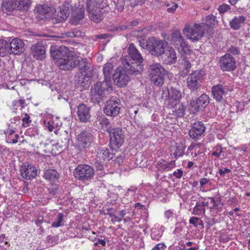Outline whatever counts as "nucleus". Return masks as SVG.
I'll use <instances>...</instances> for the list:
<instances>
[{
	"label": "nucleus",
	"instance_id": "1",
	"mask_svg": "<svg viewBox=\"0 0 250 250\" xmlns=\"http://www.w3.org/2000/svg\"><path fill=\"white\" fill-rule=\"evenodd\" d=\"M128 54L121 59L122 64L129 70L130 74H141L144 70V59L133 43L129 44L127 49Z\"/></svg>",
	"mask_w": 250,
	"mask_h": 250
},
{
	"label": "nucleus",
	"instance_id": "2",
	"mask_svg": "<svg viewBox=\"0 0 250 250\" xmlns=\"http://www.w3.org/2000/svg\"><path fill=\"white\" fill-rule=\"evenodd\" d=\"M91 100L94 103L99 104L103 98L106 97L112 91L110 81L105 80L95 83L91 87Z\"/></svg>",
	"mask_w": 250,
	"mask_h": 250
},
{
	"label": "nucleus",
	"instance_id": "3",
	"mask_svg": "<svg viewBox=\"0 0 250 250\" xmlns=\"http://www.w3.org/2000/svg\"><path fill=\"white\" fill-rule=\"evenodd\" d=\"M207 24L203 22L194 23L193 25H186L183 30L184 35L192 42H197L204 36Z\"/></svg>",
	"mask_w": 250,
	"mask_h": 250
},
{
	"label": "nucleus",
	"instance_id": "4",
	"mask_svg": "<svg viewBox=\"0 0 250 250\" xmlns=\"http://www.w3.org/2000/svg\"><path fill=\"white\" fill-rule=\"evenodd\" d=\"M150 80L155 85L161 86L164 83V76L167 74V71L160 63H153L148 66Z\"/></svg>",
	"mask_w": 250,
	"mask_h": 250
},
{
	"label": "nucleus",
	"instance_id": "5",
	"mask_svg": "<svg viewBox=\"0 0 250 250\" xmlns=\"http://www.w3.org/2000/svg\"><path fill=\"white\" fill-rule=\"evenodd\" d=\"M206 73L203 70H196L189 74L186 79L187 87L191 91L200 89L201 84L205 79Z\"/></svg>",
	"mask_w": 250,
	"mask_h": 250
},
{
	"label": "nucleus",
	"instance_id": "6",
	"mask_svg": "<svg viewBox=\"0 0 250 250\" xmlns=\"http://www.w3.org/2000/svg\"><path fill=\"white\" fill-rule=\"evenodd\" d=\"M129 70L124 67H118L113 75V80L118 87H124L127 85L130 80L131 76L137 75L138 74H130Z\"/></svg>",
	"mask_w": 250,
	"mask_h": 250
},
{
	"label": "nucleus",
	"instance_id": "7",
	"mask_svg": "<svg viewBox=\"0 0 250 250\" xmlns=\"http://www.w3.org/2000/svg\"><path fill=\"white\" fill-rule=\"evenodd\" d=\"M146 46L151 55L157 57L161 56L165 49L164 42L153 37L146 40Z\"/></svg>",
	"mask_w": 250,
	"mask_h": 250
},
{
	"label": "nucleus",
	"instance_id": "8",
	"mask_svg": "<svg viewBox=\"0 0 250 250\" xmlns=\"http://www.w3.org/2000/svg\"><path fill=\"white\" fill-rule=\"evenodd\" d=\"M94 174V169L89 165H79L74 171L75 177L81 181L90 180Z\"/></svg>",
	"mask_w": 250,
	"mask_h": 250
},
{
	"label": "nucleus",
	"instance_id": "9",
	"mask_svg": "<svg viewBox=\"0 0 250 250\" xmlns=\"http://www.w3.org/2000/svg\"><path fill=\"white\" fill-rule=\"evenodd\" d=\"M110 135V145L112 147L119 148L124 142V132L119 127L113 128L110 126L107 128Z\"/></svg>",
	"mask_w": 250,
	"mask_h": 250
},
{
	"label": "nucleus",
	"instance_id": "10",
	"mask_svg": "<svg viewBox=\"0 0 250 250\" xmlns=\"http://www.w3.org/2000/svg\"><path fill=\"white\" fill-rule=\"evenodd\" d=\"M78 56L73 51H71L67 57L61 60L58 63L60 69L63 70H71L77 66Z\"/></svg>",
	"mask_w": 250,
	"mask_h": 250
},
{
	"label": "nucleus",
	"instance_id": "11",
	"mask_svg": "<svg viewBox=\"0 0 250 250\" xmlns=\"http://www.w3.org/2000/svg\"><path fill=\"white\" fill-rule=\"evenodd\" d=\"M0 42L1 43L2 42H5L6 44L4 45L6 49L5 55L7 53L15 55L20 54L24 51V43L18 38L13 39L10 43L3 40H0Z\"/></svg>",
	"mask_w": 250,
	"mask_h": 250
},
{
	"label": "nucleus",
	"instance_id": "12",
	"mask_svg": "<svg viewBox=\"0 0 250 250\" xmlns=\"http://www.w3.org/2000/svg\"><path fill=\"white\" fill-rule=\"evenodd\" d=\"M93 141V135L88 131H83L77 136V146L80 150H84L90 147Z\"/></svg>",
	"mask_w": 250,
	"mask_h": 250
},
{
	"label": "nucleus",
	"instance_id": "13",
	"mask_svg": "<svg viewBox=\"0 0 250 250\" xmlns=\"http://www.w3.org/2000/svg\"><path fill=\"white\" fill-rule=\"evenodd\" d=\"M220 68L223 71H233L236 68L235 58L229 54L221 56L218 62Z\"/></svg>",
	"mask_w": 250,
	"mask_h": 250
},
{
	"label": "nucleus",
	"instance_id": "14",
	"mask_svg": "<svg viewBox=\"0 0 250 250\" xmlns=\"http://www.w3.org/2000/svg\"><path fill=\"white\" fill-rule=\"evenodd\" d=\"M121 108V101L119 99L107 101L104 108V112L108 116L115 117L118 115Z\"/></svg>",
	"mask_w": 250,
	"mask_h": 250
},
{
	"label": "nucleus",
	"instance_id": "15",
	"mask_svg": "<svg viewBox=\"0 0 250 250\" xmlns=\"http://www.w3.org/2000/svg\"><path fill=\"white\" fill-rule=\"evenodd\" d=\"M70 52L68 47L61 45L58 47L51 48L50 55L53 60L56 61L57 65H58L59 62L67 57Z\"/></svg>",
	"mask_w": 250,
	"mask_h": 250
},
{
	"label": "nucleus",
	"instance_id": "16",
	"mask_svg": "<svg viewBox=\"0 0 250 250\" xmlns=\"http://www.w3.org/2000/svg\"><path fill=\"white\" fill-rule=\"evenodd\" d=\"M31 0H9L6 8L9 10H20L27 11L31 6Z\"/></svg>",
	"mask_w": 250,
	"mask_h": 250
},
{
	"label": "nucleus",
	"instance_id": "17",
	"mask_svg": "<svg viewBox=\"0 0 250 250\" xmlns=\"http://www.w3.org/2000/svg\"><path fill=\"white\" fill-rule=\"evenodd\" d=\"M205 129L204 123L200 121L191 124L188 134L191 138L196 140L204 134Z\"/></svg>",
	"mask_w": 250,
	"mask_h": 250
},
{
	"label": "nucleus",
	"instance_id": "18",
	"mask_svg": "<svg viewBox=\"0 0 250 250\" xmlns=\"http://www.w3.org/2000/svg\"><path fill=\"white\" fill-rule=\"evenodd\" d=\"M161 56L162 61L166 64L171 65L176 62V53L172 47H167L165 48Z\"/></svg>",
	"mask_w": 250,
	"mask_h": 250
},
{
	"label": "nucleus",
	"instance_id": "19",
	"mask_svg": "<svg viewBox=\"0 0 250 250\" xmlns=\"http://www.w3.org/2000/svg\"><path fill=\"white\" fill-rule=\"evenodd\" d=\"M209 103V97L206 94H202L195 101L191 100L190 105L196 112H198L202 108L207 106Z\"/></svg>",
	"mask_w": 250,
	"mask_h": 250
},
{
	"label": "nucleus",
	"instance_id": "20",
	"mask_svg": "<svg viewBox=\"0 0 250 250\" xmlns=\"http://www.w3.org/2000/svg\"><path fill=\"white\" fill-rule=\"evenodd\" d=\"M77 115L80 121L83 123L90 122L91 115L90 107L81 104L78 106Z\"/></svg>",
	"mask_w": 250,
	"mask_h": 250
},
{
	"label": "nucleus",
	"instance_id": "21",
	"mask_svg": "<svg viewBox=\"0 0 250 250\" xmlns=\"http://www.w3.org/2000/svg\"><path fill=\"white\" fill-rule=\"evenodd\" d=\"M33 56L37 60H43L46 57L45 47L42 42H39L31 47Z\"/></svg>",
	"mask_w": 250,
	"mask_h": 250
},
{
	"label": "nucleus",
	"instance_id": "22",
	"mask_svg": "<svg viewBox=\"0 0 250 250\" xmlns=\"http://www.w3.org/2000/svg\"><path fill=\"white\" fill-rule=\"evenodd\" d=\"M229 89L228 86L218 84L214 85L212 87V93L213 98L217 101L220 102L229 92Z\"/></svg>",
	"mask_w": 250,
	"mask_h": 250
},
{
	"label": "nucleus",
	"instance_id": "23",
	"mask_svg": "<svg viewBox=\"0 0 250 250\" xmlns=\"http://www.w3.org/2000/svg\"><path fill=\"white\" fill-rule=\"evenodd\" d=\"M182 97L181 92L177 89L171 87L170 89L166 88L163 91L162 98L169 101H179Z\"/></svg>",
	"mask_w": 250,
	"mask_h": 250
},
{
	"label": "nucleus",
	"instance_id": "24",
	"mask_svg": "<svg viewBox=\"0 0 250 250\" xmlns=\"http://www.w3.org/2000/svg\"><path fill=\"white\" fill-rule=\"evenodd\" d=\"M21 173L22 177L26 179H31L36 177L37 170L28 164H24L21 167Z\"/></svg>",
	"mask_w": 250,
	"mask_h": 250
},
{
	"label": "nucleus",
	"instance_id": "25",
	"mask_svg": "<svg viewBox=\"0 0 250 250\" xmlns=\"http://www.w3.org/2000/svg\"><path fill=\"white\" fill-rule=\"evenodd\" d=\"M96 152L97 158L100 161H109L113 158L114 155L113 150L110 152V149L103 146L99 147Z\"/></svg>",
	"mask_w": 250,
	"mask_h": 250
},
{
	"label": "nucleus",
	"instance_id": "26",
	"mask_svg": "<svg viewBox=\"0 0 250 250\" xmlns=\"http://www.w3.org/2000/svg\"><path fill=\"white\" fill-rule=\"evenodd\" d=\"M100 6L99 5L93 6L90 5L86 7L89 18L96 22H100L102 19L103 17Z\"/></svg>",
	"mask_w": 250,
	"mask_h": 250
},
{
	"label": "nucleus",
	"instance_id": "27",
	"mask_svg": "<svg viewBox=\"0 0 250 250\" xmlns=\"http://www.w3.org/2000/svg\"><path fill=\"white\" fill-rule=\"evenodd\" d=\"M77 66H79L81 75L92 74L90 63L85 58H82L78 56Z\"/></svg>",
	"mask_w": 250,
	"mask_h": 250
},
{
	"label": "nucleus",
	"instance_id": "28",
	"mask_svg": "<svg viewBox=\"0 0 250 250\" xmlns=\"http://www.w3.org/2000/svg\"><path fill=\"white\" fill-rule=\"evenodd\" d=\"M71 11H72V7L69 3H66L61 7L56 18L58 22H61L66 20L70 14Z\"/></svg>",
	"mask_w": 250,
	"mask_h": 250
},
{
	"label": "nucleus",
	"instance_id": "29",
	"mask_svg": "<svg viewBox=\"0 0 250 250\" xmlns=\"http://www.w3.org/2000/svg\"><path fill=\"white\" fill-rule=\"evenodd\" d=\"M84 8H77L75 10L72 8L71 12V22L74 24H78V22L84 17Z\"/></svg>",
	"mask_w": 250,
	"mask_h": 250
},
{
	"label": "nucleus",
	"instance_id": "30",
	"mask_svg": "<svg viewBox=\"0 0 250 250\" xmlns=\"http://www.w3.org/2000/svg\"><path fill=\"white\" fill-rule=\"evenodd\" d=\"M245 20L246 18L243 16H235L229 21V25L232 29L235 30H238Z\"/></svg>",
	"mask_w": 250,
	"mask_h": 250
},
{
	"label": "nucleus",
	"instance_id": "31",
	"mask_svg": "<svg viewBox=\"0 0 250 250\" xmlns=\"http://www.w3.org/2000/svg\"><path fill=\"white\" fill-rule=\"evenodd\" d=\"M182 62H181V65L183 66V69L181 71V76L183 77L187 75L189 73L191 68V64L188 59L185 56H182Z\"/></svg>",
	"mask_w": 250,
	"mask_h": 250
},
{
	"label": "nucleus",
	"instance_id": "32",
	"mask_svg": "<svg viewBox=\"0 0 250 250\" xmlns=\"http://www.w3.org/2000/svg\"><path fill=\"white\" fill-rule=\"evenodd\" d=\"M95 125L99 129L104 127H106L107 129L110 125V122L109 120L105 117H100L97 118L96 121L94 122Z\"/></svg>",
	"mask_w": 250,
	"mask_h": 250
},
{
	"label": "nucleus",
	"instance_id": "33",
	"mask_svg": "<svg viewBox=\"0 0 250 250\" xmlns=\"http://www.w3.org/2000/svg\"><path fill=\"white\" fill-rule=\"evenodd\" d=\"M43 177L45 179L54 182L58 179L59 174L56 170L50 169L44 172Z\"/></svg>",
	"mask_w": 250,
	"mask_h": 250
},
{
	"label": "nucleus",
	"instance_id": "34",
	"mask_svg": "<svg viewBox=\"0 0 250 250\" xmlns=\"http://www.w3.org/2000/svg\"><path fill=\"white\" fill-rule=\"evenodd\" d=\"M183 39L179 31H174L171 34V43L176 47Z\"/></svg>",
	"mask_w": 250,
	"mask_h": 250
},
{
	"label": "nucleus",
	"instance_id": "35",
	"mask_svg": "<svg viewBox=\"0 0 250 250\" xmlns=\"http://www.w3.org/2000/svg\"><path fill=\"white\" fill-rule=\"evenodd\" d=\"M92 74L83 75L82 78H80L79 80V83L83 89H87L90 84V78Z\"/></svg>",
	"mask_w": 250,
	"mask_h": 250
},
{
	"label": "nucleus",
	"instance_id": "36",
	"mask_svg": "<svg viewBox=\"0 0 250 250\" xmlns=\"http://www.w3.org/2000/svg\"><path fill=\"white\" fill-rule=\"evenodd\" d=\"M113 70V64L111 63H106L103 67V73L104 80L110 81L111 75Z\"/></svg>",
	"mask_w": 250,
	"mask_h": 250
},
{
	"label": "nucleus",
	"instance_id": "37",
	"mask_svg": "<svg viewBox=\"0 0 250 250\" xmlns=\"http://www.w3.org/2000/svg\"><path fill=\"white\" fill-rule=\"evenodd\" d=\"M37 10L41 15H47L52 13L54 10V8L50 7L46 4L40 5L37 7Z\"/></svg>",
	"mask_w": 250,
	"mask_h": 250
},
{
	"label": "nucleus",
	"instance_id": "38",
	"mask_svg": "<svg viewBox=\"0 0 250 250\" xmlns=\"http://www.w3.org/2000/svg\"><path fill=\"white\" fill-rule=\"evenodd\" d=\"M185 147L182 145H179L175 148H174L172 151L175 158L177 159L178 157L182 156L185 153Z\"/></svg>",
	"mask_w": 250,
	"mask_h": 250
},
{
	"label": "nucleus",
	"instance_id": "39",
	"mask_svg": "<svg viewBox=\"0 0 250 250\" xmlns=\"http://www.w3.org/2000/svg\"><path fill=\"white\" fill-rule=\"evenodd\" d=\"M176 47L178 48L180 51H182L184 54H187L189 51L188 42L184 39L182 40V41L180 42V43Z\"/></svg>",
	"mask_w": 250,
	"mask_h": 250
},
{
	"label": "nucleus",
	"instance_id": "40",
	"mask_svg": "<svg viewBox=\"0 0 250 250\" xmlns=\"http://www.w3.org/2000/svg\"><path fill=\"white\" fill-rule=\"evenodd\" d=\"M64 215L62 213H59L57 215L55 221L53 222L51 225L52 227L58 228L62 226V221L63 220Z\"/></svg>",
	"mask_w": 250,
	"mask_h": 250
},
{
	"label": "nucleus",
	"instance_id": "41",
	"mask_svg": "<svg viewBox=\"0 0 250 250\" xmlns=\"http://www.w3.org/2000/svg\"><path fill=\"white\" fill-rule=\"evenodd\" d=\"M205 208H203L200 204V202L196 203L195 207L193 209L192 214L196 215H199L202 213H205Z\"/></svg>",
	"mask_w": 250,
	"mask_h": 250
},
{
	"label": "nucleus",
	"instance_id": "42",
	"mask_svg": "<svg viewBox=\"0 0 250 250\" xmlns=\"http://www.w3.org/2000/svg\"><path fill=\"white\" fill-rule=\"evenodd\" d=\"M185 107L182 104H178L175 109L176 115L178 117H182L185 115Z\"/></svg>",
	"mask_w": 250,
	"mask_h": 250
},
{
	"label": "nucleus",
	"instance_id": "43",
	"mask_svg": "<svg viewBox=\"0 0 250 250\" xmlns=\"http://www.w3.org/2000/svg\"><path fill=\"white\" fill-rule=\"evenodd\" d=\"M206 22L205 23L207 24L206 28L208 27V24L209 25H215V24L217 22L216 18L213 15H209L206 18Z\"/></svg>",
	"mask_w": 250,
	"mask_h": 250
},
{
	"label": "nucleus",
	"instance_id": "44",
	"mask_svg": "<svg viewBox=\"0 0 250 250\" xmlns=\"http://www.w3.org/2000/svg\"><path fill=\"white\" fill-rule=\"evenodd\" d=\"M227 52V54L235 56L239 55L240 53V51L239 48L231 45L228 48Z\"/></svg>",
	"mask_w": 250,
	"mask_h": 250
},
{
	"label": "nucleus",
	"instance_id": "45",
	"mask_svg": "<svg viewBox=\"0 0 250 250\" xmlns=\"http://www.w3.org/2000/svg\"><path fill=\"white\" fill-rule=\"evenodd\" d=\"M104 0H87L86 7L89 6H101Z\"/></svg>",
	"mask_w": 250,
	"mask_h": 250
},
{
	"label": "nucleus",
	"instance_id": "46",
	"mask_svg": "<svg viewBox=\"0 0 250 250\" xmlns=\"http://www.w3.org/2000/svg\"><path fill=\"white\" fill-rule=\"evenodd\" d=\"M215 151L212 153V155L219 158L221 154L223 152V147L221 145H217L215 147Z\"/></svg>",
	"mask_w": 250,
	"mask_h": 250
},
{
	"label": "nucleus",
	"instance_id": "47",
	"mask_svg": "<svg viewBox=\"0 0 250 250\" xmlns=\"http://www.w3.org/2000/svg\"><path fill=\"white\" fill-rule=\"evenodd\" d=\"M22 125L24 127H27L29 125V124L31 122L30 120V117L27 114H25V117L23 118L22 120Z\"/></svg>",
	"mask_w": 250,
	"mask_h": 250
},
{
	"label": "nucleus",
	"instance_id": "48",
	"mask_svg": "<svg viewBox=\"0 0 250 250\" xmlns=\"http://www.w3.org/2000/svg\"><path fill=\"white\" fill-rule=\"evenodd\" d=\"M230 9V6L226 4L219 6L218 10L220 13H224Z\"/></svg>",
	"mask_w": 250,
	"mask_h": 250
},
{
	"label": "nucleus",
	"instance_id": "49",
	"mask_svg": "<svg viewBox=\"0 0 250 250\" xmlns=\"http://www.w3.org/2000/svg\"><path fill=\"white\" fill-rule=\"evenodd\" d=\"M199 218L197 217H191L189 220V223L193 225L195 227H197Z\"/></svg>",
	"mask_w": 250,
	"mask_h": 250
},
{
	"label": "nucleus",
	"instance_id": "50",
	"mask_svg": "<svg viewBox=\"0 0 250 250\" xmlns=\"http://www.w3.org/2000/svg\"><path fill=\"white\" fill-rule=\"evenodd\" d=\"M158 169L160 170L166 171V162L164 160H162L158 163Z\"/></svg>",
	"mask_w": 250,
	"mask_h": 250
},
{
	"label": "nucleus",
	"instance_id": "51",
	"mask_svg": "<svg viewBox=\"0 0 250 250\" xmlns=\"http://www.w3.org/2000/svg\"><path fill=\"white\" fill-rule=\"evenodd\" d=\"M166 246L164 243H159L156 245L151 250H165Z\"/></svg>",
	"mask_w": 250,
	"mask_h": 250
},
{
	"label": "nucleus",
	"instance_id": "52",
	"mask_svg": "<svg viewBox=\"0 0 250 250\" xmlns=\"http://www.w3.org/2000/svg\"><path fill=\"white\" fill-rule=\"evenodd\" d=\"M183 172L181 169H178L177 171L173 172V175L177 178L180 179L183 176Z\"/></svg>",
	"mask_w": 250,
	"mask_h": 250
},
{
	"label": "nucleus",
	"instance_id": "53",
	"mask_svg": "<svg viewBox=\"0 0 250 250\" xmlns=\"http://www.w3.org/2000/svg\"><path fill=\"white\" fill-rule=\"evenodd\" d=\"M175 167V161H171L168 163H166V171L170 170Z\"/></svg>",
	"mask_w": 250,
	"mask_h": 250
},
{
	"label": "nucleus",
	"instance_id": "54",
	"mask_svg": "<svg viewBox=\"0 0 250 250\" xmlns=\"http://www.w3.org/2000/svg\"><path fill=\"white\" fill-rule=\"evenodd\" d=\"M78 32L69 31L65 33V35L68 37L74 38L77 37Z\"/></svg>",
	"mask_w": 250,
	"mask_h": 250
},
{
	"label": "nucleus",
	"instance_id": "55",
	"mask_svg": "<svg viewBox=\"0 0 250 250\" xmlns=\"http://www.w3.org/2000/svg\"><path fill=\"white\" fill-rule=\"evenodd\" d=\"M116 7L118 11H122L124 9V6L123 5V1H118L116 4Z\"/></svg>",
	"mask_w": 250,
	"mask_h": 250
},
{
	"label": "nucleus",
	"instance_id": "56",
	"mask_svg": "<svg viewBox=\"0 0 250 250\" xmlns=\"http://www.w3.org/2000/svg\"><path fill=\"white\" fill-rule=\"evenodd\" d=\"M48 190L49 193L51 196H54L57 193V192L58 191V189L56 188L51 187V188H48Z\"/></svg>",
	"mask_w": 250,
	"mask_h": 250
},
{
	"label": "nucleus",
	"instance_id": "57",
	"mask_svg": "<svg viewBox=\"0 0 250 250\" xmlns=\"http://www.w3.org/2000/svg\"><path fill=\"white\" fill-rule=\"evenodd\" d=\"M178 5L176 3H173L171 7L167 8V11L169 13H173L175 12L176 9L177 8Z\"/></svg>",
	"mask_w": 250,
	"mask_h": 250
},
{
	"label": "nucleus",
	"instance_id": "58",
	"mask_svg": "<svg viewBox=\"0 0 250 250\" xmlns=\"http://www.w3.org/2000/svg\"><path fill=\"white\" fill-rule=\"evenodd\" d=\"M230 172V169L229 168H225V169L224 170L222 169H219V173L222 176H224L226 173H228Z\"/></svg>",
	"mask_w": 250,
	"mask_h": 250
},
{
	"label": "nucleus",
	"instance_id": "59",
	"mask_svg": "<svg viewBox=\"0 0 250 250\" xmlns=\"http://www.w3.org/2000/svg\"><path fill=\"white\" fill-rule=\"evenodd\" d=\"M98 244H101L102 246H105L106 245V242L104 240L98 239L97 242L95 243L94 245L95 246H98Z\"/></svg>",
	"mask_w": 250,
	"mask_h": 250
},
{
	"label": "nucleus",
	"instance_id": "60",
	"mask_svg": "<svg viewBox=\"0 0 250 250\" xmlns=\"http://www.w3.org/2000/svg\"><path fill=\"white\" fill-rule=\"evenodd\" d=\"M115 211V210L111 208H108L107 210L106 214L108 215L110 217H112L113 216H114Z\"/></svg>",
	"mask_w": 250,
	"mask_h": 250
},
{
	"label": "nucleus",
	"instance_id": "61",
	"mask_svg": "<svg viewBox=\"0 0 250 250\" xmlns=\"http://www.w3.org/2000/svg\"><path fill=\"white\" fill-rule=\"evenodd\" d=\"M208 180L207 178H204L200 180V184L201 187H203L208 182Z\"/></svg>",
	"mask_w": 250,
	"mask_h": 250
},
{
	"label": "nucleus",
	"instance_id": "62",
	"mask_svg": "<svg viewBox=\"0 0 250 250\" xmlns=\"http://www.w3.org/2000/svg\"><path fill=\"white\" fill-rule=\"evenodd\" d=\"M112 218L111 219V221L112 222H120L122 221L121 218H120V217L115 215V214H114V216H113V217H112Z\"/></svg>",
	"mask_w": 250,
	"mask_h": 250
},
{
	"label": "nucleus",
	"instance_id": "63",
	"mask_svg": "<svg viewBox=\"0 0 250 250\" xmlns=\"http://www.w3.org/2000/svg\"><path fill=\"white\" fill-rule=\"evenodd\" d=\"M207 225L208 228H210L211 226H213L215 224V220L214 218H212L210 220H208L207 222Z\"/></svg>",
	"mask_w": 250,
	"mask_h": 250
},
{
	"label": "nucleus",
	"instance_id": "64",
	"mask_svg": "<svg viewBox=\"0 0 250 250\" xmlns=\"http://www.w3.org/2000/svg\"><path fill=\"white\" fill-rule=\"evenodd\" d=\"M173 212L170 210H168L165 212V216L167 218H169L172 216Z\"/></svg>",
	"mask_w": 250,
	"mask_h": 250
}]
</instances>
